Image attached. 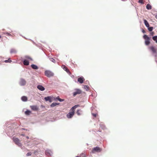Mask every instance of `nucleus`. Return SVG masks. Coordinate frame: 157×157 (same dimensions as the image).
I'll return each mask as SVG.
<instances>
[{
	"label": "nucleus",
	"mask_w": 157,
	"mask_h": 157,
	"mask_svg": "<svg viewBox=\"0 0 157 157\" xmlns=\"http://www.w3.org/2000/svg\"><path fill=\"white\" fill-rule=\"evenodd\" d=\"M54 99L55 100H58L60 102L63 101H64V99L60 98L59 96L57 97H56V98H54Z\"/></svg>",
	"instance_id": "a211bd4d"
},
{
	"label": "nucleus",
	"mask_w": 157,
	"mask_h": 157,
	"mask_svg": "<svg viewBox=\"0 0 157 157\" xmlns=\"http://www.w3.org/2000/svg\"><path fill=\"white\" fill-rule=\"evenodd\" d=\"M21 99V100L23 101H26L27 100V98L26 96H24L22 97Z\"/></svg>",
	"instance_id": "412c9836"
},
{
	"label": "nucleus",
	"mask_w": 157,
	"mask_h": 157,
	"mask_svg": "<svg viewBox=\"0 0 157 157\" xmlns=\"http://www.w3.org/2000/svg\"><path fill=\"white\" fill-rule=\"evenodd\" d=\"M81 111L80 109H78L77 110L76 113L78 115H80L81 114Z\"/></svg>",
	"instance_id": "b1692460"
},
{
	"label": "nucleus",
	"mask_w": 157,
	"mask_h": 157,
	"mask_svg": "<svg viewBox=\"0 0 157 157\" xmlns=\"http://www.w3.org/2000/svg\"><path fill=\"white\" fill-rule=\"evenodd\" d=\"M79 105H75L71 109V110L72 111V110H74V111H75V109L77 107H79Z\"/></svg>",
	"instance_id": "aec40b11"
},
{
	"label": "nucleus",
	"mask_w": 157,
	"mask_h": 157,
	"mask_svg": "<svg viewBox=\"0 0 157 157\" xmlns=\"http://www.w3.org/2000/svg\"><path fill=\"white\" fill-rule=\"evenodd\" d=\"M59 104V103H58L56 102L53 103L51 105V107H53L56 105Z\"/></svg>",
	"instance_id": "4be33fe9"
},
{
	"label": "nucleus",
	"mask_w": 157,
	"mask_h": 157,
	"mask_svg": "<svg viewBox=\"0 0 157 157\" xmlns=\"http://www.w3.org/2000/svg\"><path fill=\"white\" fill-rule=\"evenodd\" d=\"M31 67H32V68L34 69L37 70L38 69V67L35 64H32L31 65Z\"/></svg>",
	"instance_id": "dca6fc26"
},
{
	"label": "nucleus",
	"mask_w": 157,
	"mask_h": 157,
	"mask_svg": "<svg viewBox=\"0 0 157 157\" xmlns=\"http://www.w3.org/2000/svg\"><path fill=\"white\" fill-rule=\"evenodd\" d=\"M31 155V152H28L27 154H26V155L27 156H30Z\"/></svg>",
	"instance_id": "2f4dec72"
},
{
	"label": "nucleus",
	"mask_w": 157,
	"mask_h": 157,
	"mask_svg": "<svg viewBox=\"0 0 157 157\" xmlns=\"http://www.w3.org/2000/svg\"><path fill=\"white\" fill-rule=\"evenodd\" d=\"M45 154L48 156H51L52 154V152L50 150H47L45 151Z\"/></svg>",
	"instance_id": "1a4fd4ad"
},
{
	"label": "nucleus",
	"mask_w": 157,
	"mask_h": 157,
	"mask_svg": "<svg viewBox=\"0 0 157 157\" xmlns=\"http://www.w3.org/2000/svg\"><path fill=\"white\" fill-rule=\"evenodd\" d=\"M101 151V149L100 147H94L92 150V152L94 153L96 152H100Z\"/></svg>",
	"instance_id": "20e7f679"
},
{
	"label": "nucleus",
	"mask_w": 157,
	"mask_h": 157,
	"mask_svg": "<svg viewBox=\"0 0 157 157\" xmlns=\"http://www.w3.org/2000/svg\"><path fill=\"white\" fill-rule=\"evenodd\" d=\"M31 113V112L29 110H27L25 112V114L28 115H29Z\"/></svg>",
	"instance_id": "393cba45"
},
{
	"label": "nucleus",
	"mask_w": 157,
	"mask_h": 157,
	"mask_svg": "<svg viewBox=\"0 0 157 157\" xmlns=\"http://www.w3.org/2000/svg\"><path fill=\"white\" fill-rule=\"evenodd\" d=\"M75 113V111L71 109L70 110V112L67 115V117L68 118H70L72 117Z\"/></svg>",
	"instance_id": "39448f33"
},
{
	"label": "nucleus",
	"mask_w": 157,
	"mask_h": 157,
	"mask_svg": "<svg viewBox=\"0 0 157 157\" xmlns=\"http://www.w3.org/2000/svg\"><path fill=\"white\" fill-rule=\"evenodd\" d=\"M62 67L65 71H66L67 72L69 75L71 74V72H70L69 70L64 65H63L62 66Z\"/></svg>",
	"instance_id": "0eeeda50"
},
{
	"label": "nucleus",
	"mask_w": 157,
	"mask_h": 157,
	"mask_svg": "<svg viewBox=\"0 0 157 157\" xmlns=\"http://www.w3.org/2000/svg\"><path fill=\"white\" fill-rule=\"evenodd\" d=\"M144 24H145V26L147 27H148L149 26V25L148 22L145 19H144Z\"/></svg>",
	"instance_id": "2eb2a0df"
},
{
	"label": "nucleus",
	"mask_w": 157,
	"mask_h": 157,
	"mask_svg": "<svg viewBox=\"0 0 157 157\" xmlns=\"http://www.w3.org/2000/svg\"><path fill=\"white\" fill-rule=\"evenodd\" d=\"M85 154H84L83 153H82L79 156H76V157H81V156H85Z\"/></svg>",
	"instance_id": "7c9ffc66"
},
{
	"label": "nucleus",
	"mask_w": 157,
	"mask_h": 157,
	"mask_svg": "<svg viewBox=\"0 0 157 157\" xmlns=\"http://www.w3.org/2000/svg\"><path fill=\"white\" fill-rule=\"evenodd\" d=\"M26 83V81L23 78H21L20 79V84L21 86H24L25 85Z\"/></svg>",
	"instance_id": "6e6552de"
},
{
	"label": "nucleus",
	"mask_w": 157,
	"mask_h": 157,
	"mask_svg": "<svg viewBox=\"0 0 157 157\" xmlns=\"http://www.w3.org/2000/svg\"><path fill=\"white\" fill-rule=\"evenodd\" d=\"M82 157H86L85 156H85H83Z\"/></svg>",
	"instance_id": "79ce46f5"
},
{
	"label": "nucleus",
	"mask_w": 157,
	"mask_h": 157,
	"mask_svg": "<svg viewBox=\"0 0 157 157\" xmlns=\"http://www.w3.org/2000/svg\"><path fill=\"white\" fill-rule=\"evenodd\" d=\"M85 80L84 78L82 77H80L78 78V81L80 83H82Z\"/></svg>",
	"instance_id": "9d476101"
},
{
	"label": "nucleus",
	"mask_w": 157,
	"mask_h": 157,
	"mask_svg": "<svg viewBox=\"0 0 157 157\" xmlns=\"http://www.w3.org/2000/svg\"><path fill=\"white\" fill-rule=\"evenodd\" d=\"M143 37L145 40V44L148 45H149L150 43V38L146 35H144Z\"/></svg>",
	"instance_id": "f257e3e1"
},
{
	"label": "nucleus",
	"mask_w": 157,
	"mask_h": 157,
	"mask_svg": "<svg viewBox=\"0 0 157 157\" xmlns=\"http://www.w3.org/2000/svg\"><path fill=\"white\" fill-rule=\"evenodd\" d=\"M6 34L7 35V36H11V35L9 33H6Z\"/></svg>",
	"instance_id": "72a5a7b5"
},
{
	"label": "nucleus",
	"mask_w": 157,
	"mask_h": 157,
	"mask_svg": "<svg viewBox=\"0 0 157 157\" xmlns=\"http://www.w3.org/2000/svg\"><path fill=\"white\" fill-rule=\"evenodd\" d=\"M146 8L148 10H150L151 8V6L149 4H147L146 6Z\"/></svg>",
	"instance_id": "5701e85b"
},
{
	"label": "nucleus",
	"mask_w": 157,
	"mask_h": 157,
	"mask_svg": "<svg viewBox=\"0 0 157 157\" xmlns=\"http://www.w3.org/2000/svg\"><path fill=\"white\" fill-rule=\"evenodd\" d=\"M154 32H152L150 33V34L151 36H153L154 35Z\"/></svg>",
	"instance_id": "e433bc0d"
},
{
	"label": "nucleus",
	"mask_w": 157,
	"mask_h": 157,
	"mask_svg": "<svg viewBox=\"0 0 157 157\" xmlns=\"http://www.w3.org/2000/svg\"><path fill=\"white\" fill-rule=\"evenodd\" d=\"M44 99L46 101H49L50 102H52L51 98L50 97L48 96L45 97Z\"/></svg>",
	"instance_id": "4468645a"
},
{
	"label": "nucleus",
	"mask_w": 157,
	"mask_h": 157,
	"mask_svg": "<svg viewBox=\"0 0 157 157\" xmlns=\"http://www.w3.org/2000/svg\"><path fill=\"white\" fill-rule=\"evenodd\" d=\"M37 87L38 89L41 91H43L45 90L44 88L41 85H38Z\"/></svg>",
	"instance_id": "ddd939ff"
},
{
	"label": "nucleus",
	"mask_w": 157,
	"mask_h": 157,
	"mask_svg": "<svg viewBox=\"0 0 157 157\" xmlns=\"http://www.w3.org/2000/svg\"><path fill=\"white\" fill-rule=\"evenodd\" d=\"M15 52V50H14V49H11L10 51V53H12Z\"/></svg>",
	"instance_id": "473e14b6"
},
{
	"label": "nucleus",
	"mask_w": 157,
	"mask_h": 157,
	"mask_svg": "<svg viewBox=\"0 0 157 157\" xmlns=\"http://www.w3.org/2000/svg\"><path fill=\"white\" fill-rule=\"evenodd\" d=\"M4 62L6 63H10L12 62V61L10 60V59H9L8 60H5Z\"/></svg>",
	"instance_id": "a878e982"
},
{
	"label": "nucleus",
	"mask_w": 157,
	"mask_h": 157,
	"mask_svg": "<svg viewBox=\"0 0 157 157\" xmlns=\"http://www.w3.org/2000/svg\"><path fill=\"white\" fill-rule=\"evenodd\" d=\"M143 0H139V2L140 3H143Z\"/></svg>",
	"instance_id": "c9c22d12"
},
{
	"label": "nucleus",
	"mask_w": 157,
	"mask_h": 157,
	"mask_svg": "<svg viewBox=\"0 0 157 157\" xmlns=\"http://www.w3.org/2000/svg\"><path fill=\"white\" fill-rule=\"evenodd\" d=\"M79 105H75L71 109V110L72 111V110H74V111H75V109L77 107H79Z\"/></svg>",
	"instance_id": "6ab92c4d"
},
{
	"label": "nucleus",
	"mask_w": 157,
	"mask_h": 157,
	"mask_svg": "<svg viewBox=\"0 0 157 157\" xmlns=\"http://www.w3.org/2000/svg\"><path fill=\"white\" fill-rule=\"evenodd\" d=\"M155 42L156 43H157V40L155 41Z\"/></svg>",
	"instance_id": "c03bdc74"
},
{
	"label": "nucleus",
	"mask_w": 157,
	"mask_h": 157,
	"mask_svg": "<svg viewBox=\"0 0 157 157\" xmlns=\"http://www.w3.org/2000/svg\"><path fill=\"white\" fill-rule=\"evenodd\" d=\"M153 40L155 41L157 40V36H155L152 37Z\"/></svg>",
	"instance_id": "cd10ccee"
},
{
	"label": "nucleus",
	"mask_w": 157,
	"mask_h": 157,
	"mask_svg": "<svg viewBox=\"0 0 157 157\" xmlns=\"http://www.w3.org/2000/svg\"><path fill=\"white\" fill-rule=\"evenodd\" d=\"M142 32L143 33H145V31L144 30H143L142 31Z\"/></svg>",
	"instance_id": "58836bf2"
},
{
	"label": "nucleus",
	"mask_w": 157,
	"mask_h": 157,
	"mask_svg": "<svg viewBox=\"0 0 157 157\" xmlns=\"http://www.w3.org/2000/svg\"><path fill=\"white\" fill-rule=\"evenodd\" d=\"M45 75L46 76L48 77H50L53 76L54 74L49 71L47 70L45 71Z\"/></svg>",
	"instance_id": "f03ea898"
},
{
	"label": "nucleus",
	"mask_w": 157,
	"mask_h": 157,
	"mask_svg": "<svg viewBox=\"0 0 157 157\" xmlns=\"http://www.w3.org/2000/svg\"><path fill=\"white\" fill-rule=\"evenodd\" d=\"M49 59L53 63H55L56 62V60L52 58H50Z\"/></svg>",
	"instance_id": "bb28decb"
},
{
	"label": "nucleus",
	"mask_w": 157,
	"mask_h": 157,
	"mask_svg": "<svg viewBox=\"0 0 157 157\" xmlns=\"http://www.w3.org/2000/svg\"><path fill=\"white\" fill-rule=\"evenodd\" d=\"M150 49L154 53H156V50L153 46H151L150 48Z\"/></svg>",
	"instance_id": "f8f14e48"
},
{
	"label": "nucleus",
	"mask_w": 157,
	"mask_h": 157,
	"mask_svg": "<svg viewBox=\"0 0 157 157\" xmlns=\"http://www.w3.org/2000/svg\"><path fill=\"white\" fill-rule=\"evenodd\" d=\"M148 30L149 31H151L153 29V27H148Z\"/></svg>",
	"instance_id": "c85d7f7f"
},
{
	"label": "nucleus",
	"mask_w": 157,
	"mask_h": 157,
	"mask_svg": "<svg viewBox=\"0 0 157 157\" xmlns=\"http://www.w3.org/2000/svg\"><path fill=\"white\" fill-rule=\"evenodd\" d=\"M30 108L31 109L34 111H37L38 109V107L36 105H32L30 106Z\"/></svg>",
	"instance_id": "9b49d317"
},
{
	"label": "nucleus",
	"mask_w": 157,
	"mask_h": 157,
	"mask_svg": "<svg viewBox=\"0 0 157 157\" xmlns=\"http://www.w3.org/2000/svg\"><path fill=\"white\" fill-rule=\"evenodd\" d=\"M155 17L157 19V14L155 15Z\"/></svg>",
	"instance_id": "ea45409f"
},
{
	"label": "nucleus",
	"mask_w": 157,
	"mask_h": 157,
	"mask_svg": "<svg viewBox=\"0 0 157 157\" xmlns=\"http://www.w3.org/2000/svg\"><path fill=\"white\" fill-rule=\"evenodd\" d=\"M93 116L94 117H97V114H96V113H95V114H94V113H92V114Z\"/></svg>",
	"instance_id": "f704fd0d"
},
{
	"label": "nucleus",
	"mask_w": 157,
	"mask_h": 157,
	"mask_svg": "<svg viewBox=\"0 0 157 157\" xmlns=\"http://www.w3.org/2000/svg\"><path fill=\"white\" fill-rule=\"evenodd\" d=\"M26 138H27V139H29V137L28 136H27L26 137Z\"/></svg>",
	"instance_id": "a19ab883"
},
{
	"label": "nucleus",
	"mask_w": 157,
	"mask_h": 157,
	"mask_svg": "<svg viewBox=\"0 0 157 157\" xmlns=\"http://www.w3.org/2000/svg\"><path fill=\"white\" fill-rule=\"evenodd\" d=\"M23 64L25 65H28L29 64V61L27 60H25L23 61Z\"/></svg>",
	"instance_id": "f3484780"
},
{
	"label": "nucleus",
	"mask_w": 157,
	"mask_h": 157,
	"mask_svg": "<svg viewBox=\"0 0 157 157\" xmlns=\"http://www.w3.org/2000/svg\"><path fill=\"white\" fill-rule=\"evenodd\" d=\"M27 58H28V59H30V60H32V58H30V57H27Z\"/></svg>",
	"instance_id": "4c0bfd02"
},
{
	"label": "nucleus",
	"mask_w": 157,
	"mask_h": 157,
	"mask_svg": "<svg viewBox=\"0 0 157 157\" xmlns=\"http://www.w3.org/2000/svg\"><path fill=\"white\" fill-rule=\"evenodd\" d=\"M75 91L73 93V96L74 97L76 95L82 93L81 90L79 89H75Z\"/></svg>",
	"instance_id": "423d86ee"
},
{
	"label": "nucleus",
	"mask_w": 157,
	"mask_h": 157,
	"mask_svg": "<svg viewBox=\"0 0 157 157\" xmlns=\"http://www.w3.org/2000/svg\"><path fill=\"white\" fill-rule=\"evenodd\" d=\"M89 87L87 86H84V88L86 89V90H89Z\"/></svg>",
	"instance_id": "c756f323"
},
{
	"label": "nucleus",
	"mask_w": 157,
	"mask_h": 157,
	"mask_svg": "<svg viewBox=\"0 0 157 157\" xmlns=\"http://www.w3.org/2000/svg\"><path fill=\"white\" fill-rule=\"evenodd\" d=\"M13 140L14 142L16 144L18 145L19 146H21V144L20 142V140L19 139L17 138H16L15 137H13Z\"/></svg>",
	"instance_id": "7ed1b4c3"
},
{
	"label": "nucleus",
	"mask_w": 157,
	"mask_h": 157,
	"mask_svg": "<svg viewBox=\"0 0 157 157\" xmlns=\"http://www.w3.org/2000/svg\"><path fill=\"white\" fill-rule=\"evenodd\" d=\"M2 37L0 35V38H1Z\"/></svg>",
	"instance_id": "37998d69"
}]
</instances>
